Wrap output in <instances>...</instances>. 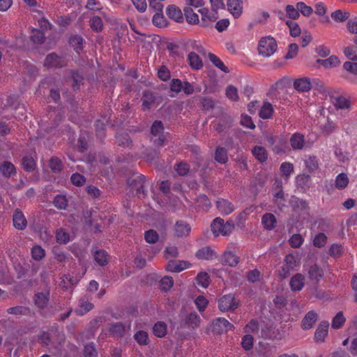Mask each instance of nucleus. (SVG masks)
Wrapping results in <instances>:
<instances>
[{
    "label": "nucleus",
    "mask_w": 357,
    "mask_h": 357,
    "mask_svg": "<svg viewBox=\"0 0 357 357\" xmlns=\"http://www.w3.org/2000/svg\"><path fill=\"white\" fill-rule=\"evenodd\" d=\"M344 322L345 318L344 317L343 313L342 312H339L333 319L332 327L333 328H340L342 326Z\"/></svg>",
    "instance_id": "e2e57ef3"
},
{
    "label": "nucleus",
    "mask_w": 357,
    "mask_h": 357,
    "mask_svg": "<svg viewBox=\"0 0 357 357\" xmlns=\"http://www.w3.org/2000/svg\"><path fill=\"white\" fill-rule=\"evenodd\" d=\"M49 167L52 172L58 174L63 169V165L60 158L54 156L49 160Z\"/></svg>",
    "instance_id": "c756f323"
},
{
    "label": "nucleus",
    "mask_w": 357,
    "mask_h": 357,
    "mask_svg": "<svg viewBox=\"0 0 357 357\" xmlns=\"http://www.w3.org/2000/svg\"><path fill=\"white\" fill-rule=\"evenodd\" d=\"M190 66L194 70H200L203 67V62L199 56L194 52H190L188 56Z\"/></svg>",
    "instance_id": "6ab92c4d"
},
{
    "label": "nucleus",
    "mask_w": 357,
    "mask_h": 357,
    "mask_svg": "<svg viewBox=\"0 0 357 357\" xmlns=\"http://www.w3.org/2000/svg\"><path fill=\"white\" fill-rule=\"evenodd\" d=\"M208 57L211 62L218 68L223 71L224 73H229V68L224 64V63L214 54L209 53Z\"/></svg>",
    "instance_id": "7c9ffc66"
},
{
    "label": "nucleus",
    "mask_w": 357,
    "mask_h": 357,
    "mask_svg": "<svg viewBox=\"0 0 357 357\" xmlns=\"http://www.w3.org/2000/svg\"><path fill=\"white\" fill-rule=\"evenodd\" d=\"M238 306V301L231 294L224 295L218 301V307L222 312L234 311Z\"/></svg>",
    "instance_id": "f03ea898"
},
{
    "label": "nucleus",
    "mask_w": 357,
    "mask_h": 357,
    "mask_svg": "<svg viewBox=\"0 0 357 357\" xmlns=\"http://www.w3.org/2000/svg\"><path fill=\"white\" fill-rule=\"evenodd\" d=\"M190 264L187 261L169 260L166 269L170 272L178 273L188 268Z\"/></svg>",
    "instance_id": "9d476101"
},
{
    "label": "nucleus",
    "mask_w": 357,
    "mask_h": 357,
    "mask_svg": "<svg viewBox=\"0 0 357 357\" xmlns=\"http://www.w3.org/2000/svg\"><path fill=\"white\" fill-rule=\"evenodd\" d=\"M89 26L95 32H100L103 28V22L99 16H93L89 20Z\"/></svg>",
    "instance_id": "c9c22d12"
},
{
    "label": "nucleus",
    "mask_w": 357,
    "mask_h": 357,
    "mask_svg": "<svg viewBox=\"0 0 357 357\" xmlns=\"http://www.w3.org/2000/svg\"><path fill=\"white\" fill-rule=\"evenodd\" d=\"M305 165L310 172H314L318 169L319 163L315 156H309L305 160Z\"/></svg>",
    "instance_id": "bf43d9fd"
},
{
    "label": "nucleus",
    "mask_w": 357,
    "mask_h": 357,
    "mask_svg": "<svg viewBox=\"0 0 357 357\" xmlns=\"http://www.w3.org/2000/svg\"><path fill=\"white\" fill-rule=\"evenodd\" d=\"M145 181L146 177L140 174L129 178L127 180V183L132 190H135L137 196H139L141 194L145 196L146 195L144 189Z\"/></svg>",
    "instance_id": "20e7f679"
},
{
    "label": "nucleus",
    "mask_w": 357,
    "mask_h": 357,
    "mask_svg": "<svg viewBox=\"0 0 357 357\" xmlns=\"http://www.w3.org/2000/svg\"><path fill=\"white\" fill-rule=\"evenodd\" d=\"M273 108L269 102H265L259 111V116L263 119H268L273 115Z\"/></svg>",
    "instance_id": "e433bc0d"
},
{
    "label": "nucleus",
    "mask_w": 357,
    "mask_h": 357,
    "mask_svg": "<svg viewBox=\"0 0 357 357\" xmlns=\"http://www.w3.org/2000/svg\"><path fill=\"white\" fill-rule=\"evenodd\" d=\"M7 312L15 315H28L30 314V309L26 306H15L7 310Z\"/></svg>",
    "instance_id": "58836bf2"
},
{
    "label": "nucleus",
    "mask_w": 357,
    "mask_h": 357,
    "mask_svg": "<svg viewBox=\"0 0 357 357\" xmlns=\"http://www.w3.org/2000/svg\"><path fill=\"white\" fill-rule=\"evenodd\" d=\"M327 236L325 234L321 232L316 235L313 240V245L317 248L324 247L327 242Z\"/></svg>",
    "instance_id": "5fc2aeb1"
},
{
    "label": "nucleus",
    "mask_w": 357,
    "mask_h": 357,
    "mask_svg": "<svg viewBox=\"0 0 357 357\" xmlns=\"http://www.w3.org/2000/svg\"><path fill=\"white\" fill-rule=\"evenodd\" d=\"M344 53L349 59L357 61V50L354 46L344 47Z\"/></svg>",
    "instance_id": "338daca9"
},
{
    "label": "nucleus",
    "mask_w": 357,
    "mask_h": 357,
    "mask_svg": "<svg viewBox=\"0 0 357 357\" xmlns=\"http://www.w3.org/2000/svg\"><path fill=\"white\" fill-rule=\"evenodd\" d=\"M153 332L157 337H164L167 333L166 324L162 321L156 323L153 328Z\"/></svg>",
    "instance_id": "de8ad7c7"
},
{
    "label": "nucleus",
    "mask_w": 357,
    "mask_h": 357,
    "mask_svg": "<svg viewBox=\"0 0 357 357\" xmlns=\"http://www.w3.org/2000/svg\"><path fill=\"white\" fill-rule=\"evenodd\" d=\"M70 79L73 80L72 86L74 91L79 89L80 85L83 84V75L79 70H72L70 71Z\"/></svg>",
    "instance_id": "a211bd4d"
},
{
    "label": "nucleus",
    "mask_w": 357,
    "mask_h": 357,
    "mask_svg": "<svg viewBox=\"0 0 357 357\" xmlns=\"http://www.w3.org/2000/svg\"><path fill=\"white\" fill-rule=\"evenodd\" d=\"M318 319V314L317 313L314 311L311 310L309 311L303 317L302 322H301V326L303 330H309L311 329L314 324L317 322Z\"/></svg>",
    "instance_id": "1a4fd4ad"
},
{
    "label": "nucleus",
    "mask_w": 357,
    "mask_h": 357,
    "mask_svg": "<svg viewBox=\"0 0 357 357\" xmlns=\"http://www.w3.org/2000/svg\"><path fill=\"white\" fill-rule=\"evenodd\" d=\"M196 257L199 259L210 260L216 257V253L210 247H204L197 252Z\"/></svg>",
    "instance_id": "4be33fe9"
},
{
    "label": "nucleus",
    "mask_w": 357,
    "mask_h": 357,
    "mask_svg": "<svg viewBox=\"0 0 357 357\" xmlns=\"http://www.w3.org/2000/svg\"><path fill=\"white\" fill-rule=\"evenodd\" d=\"M234 328V326L227 319L222 317L214 319L211 324V331L216 334H222L228 331L233 330Z\"/></svg>",
    "instance_id": "7ed1b4c3"
},
{
    "label": "nucleus",
    "mask_w": 357,
    "mask_h": 357,
    "mask_svg": "<svg viewBox=\"0 0 357 357\" xmlns=\"http://www.w3.org/2000/svg\"><path fill=\"white\" fill-rule=\"evenodd\" d=\"M164 126L161 121H155L151 128V133L156 137L163 135Z\"/></svg>",
    "instance_id": "3c124183"
},
{
    "label": "nucleus",
    "mask_w": 357,
    "mask_h": 357,
    "mask_svg": "<svg viewBox=\"0 0 357 357\" xmlns=\"http://www.w3.org/2000/svg\"><path fill=\"white\" fill-rule=\"evenodd\" d=\"M290 287L294 291H300L305 284V277L301 273H296L290 280Z\"/></svg>",
    "instance_id": "2eb2a0df"
},
{
    "label": "nucleus",
    "mask_w": 357,
    "mask_h": 357,
    "mask_svg": "<svg viewBox=\"0 0 357 357\" xmlns=\"http://www.w3.org/2000/svg\"><path fill=\"white\" fill-rule=\"evenodd\" d=\"M222 265L236 266L239 263V257L231 251H225L221 258Z\"/></svg>",
    "instance_id": "f8f14e48"
},
{
    "label": "nucleus",
    "mask_w": 357,
    "mask_h": 357,
    "mask_svg": "<svg viewBox=\"0 0 357 357\" xmlns=\"http://www.w3.org/2000/svg\"><path fill=\"white\" fill-rule=\"evenodd\" d=\"M166 14L170 19L177 22H182L183 19L181 10L175 5H169L167 8Z\"/></svg>",
    "instance_id": "f3484780"
},
{
    "label": "nucleus",
    "mask_w": 357,
    "mask_h": 357,
    "mask_svg": "<svg viewBox=\"0 0 357 357\" xmlns=\"http://www.w3.org/2000/svg\"><path fill=\"white\" fill-rule=\"evenodd\" d=\"M0 172L3 176L9 178L15 173V168L11 162L4 161L0 165Z\"/></svg>",
    "instance_id": "393cba45"
},
{
    "label": "nucleus",
    "mask_w": 357,
    "mask_h": 357,
    "mask_svg": "<svg viewBox=\"0 0 357 357\" xmlns=\"http://www.w3.org/2000/svg\"><path fill=\"white\" fill-rule=\"evenodd\" d=\"M132 141L126 132L117 133L116 135V143L120 146H128Z\"/></svg>",
    "instance_id": "f704fd0d"
},
{
    "label": "nucleus",
    "mask_w": 357,
    "mask_h": 357,
    "mask_svg": "<svg viewBox=\"0 0 357 357\" xmlns=\"http://www.w3.org/2000/svg\"><path fill=\"white\" fill-rule=\"evenodd\" d=\"M200 317L196 312L190 313L185 319V324L188 328H195L199 326Z\"/></svg>",
    "instance_id": "a878e982"
},
{
    "label": "nucleus",
    "mask_w": 357,
    "mask_h": 357,
    "mask_svg": "<svg viewBox=\"0 0 357 357\" xmlns=\"http://www.w3.org/2000/svg\"><path fill=\"white\" fill-rule=\"evenodd\" d=\"M174 234L178 238L186 237L189 235L191 227L183 220H178L174 225Z\"/></svg>",
    "instance_id": "6e6552de"
},
{
    "label": "nucleus",
    "mask_w": 357,
    "mask_h": 357,
    "mask_svg": "<svg viewBox=\"0 0 357 357\" xmlns=\"http://www.w3.org/2000/svg\"><path fill=\"white\" fill-rule=\"evenodd\" d=\"M303 241H304V239L301 234H294L291 236L289 242L290 245L292 248H298L301 246V245L303 243Z\"/></svg>",
    "instance_id": "052dcab7"
},
{
    "label": "nucleus",
    "mask_w": 357,
    "mask_h": 357,
    "mask_svg": "<svg viewBox=\"0 0 357 357\" xmlns=\"http://www.w3.org/2000/svg\"><path fill=\"white\" fill-rule=\"evenodd\" d=\"M226 96L229 99L234 101H236L239 98L237 88L233 85H229L227 87Z\"/></svg>",
    "instance_id": "0e129e2a"
},
{
    "label": "nucleus",
    "mask_w": 357,
    "mask_h": 357,
    "mask_svg": "<svg viewBox=\"0 0 357 357\" xmlns=\"http://www.w3.org/2000/svg\"><path fill=\"white\" fill-rule=\"evenodd\" d=\"M243 2L241 0H228L227 7L229 12L235 18L238 17L242 13Z\"/></svg>",
    "instance_id": "ddd939ff"
},
{
    "label": "nucleus",
    "mask_w": 357,
    "mask_h": 357,
    "mask_svg": "<svg viewBox=\"0 0 357 357\" xmlns=\"http://www.w3.org/2000/svg\"><path fill=\"white\" fill-rule=\"evenodd\" d=\"M94 259L100 266H105L108 262L107 252L104 250H96L94 252Z\"/></svg>",
    "instance_id": "2f4dec72"
},
{
    "label": "nucleus",
    "mask_w": 357,
    "mask_h": 357,
    "mask_svg": "<svg viewBox=\"0 0 357 357\" xmlns=\"http://www.w3.org/2000/svg\"><path fill=\"white\" fill-rule=\"evenodd\" d=\"M96 135L100 139L105 137V124L101 120H97L95 123Z\"/></svg>",
    "instance_id": "4d7b16f0"
},
{
    "label": "nucleus",
    "mask_w": 357,
    "mask_h": 357,
    "mask_svg": "<svg viewBox=\"0 0 357 357\" xmlns=\"http://www.w3.org/2000/svg\"><path fill=\"white\" fill-rule=\"evenodd\" d=\"M198 100L203 109L209 110L214 108V101L211 98L199 96Z\"/></svg>",
    "instance_id": "8fccbe9b"
},
{
    "label": "nucleus",
    "mask_w": 357,
    "mask_h": 357,
    "mask_svg": "<svg viewBox=\"0 0 357 357\" xmlns=\"http://www.w3.org/2000/svg\"><path fill=\"white\" fill-rule=\"evenodd\" d=\"M294 87L299 92H307L311 89L312 84L310 79L305 77L295 79Z\"/></svg>",
    "instance_id": "9b49d317"
},
{
    "label": "nucleus",
    "mask_w": 357,
    "mask_h": 357,
    "mask_svg": "<svg viewBox=\"0 0 357 357\" xmlns=\"http://www.w3.org/2000/svg\"><path fill=\"white\" fill-rule=\"evenodd\" d=\"M349 183L347 175L344 173L338 174L335 179V187L338 189L345 188Z\"/></svg>",
    "instance_id": "09e8293b"
},
{
    "label": "nucleus",
    "mask_w": 357,
    "mask_h": 357,
    "mask_svg": "<svg viewBox=\"0 0 357 357\" xmlns=\"http://www.w3.org/2000/svg\"><path fill=\"white\" fill-rule=\"evenodd\" d=\"M44 65L48 68H61L65 66V62L61 57L52 52L47 55Z\"/></svg>",
    "instance_id": "0eeeda50"
},
{
    "label": "nucleus",
    "mask_w": 357,
    "mask_h": 357,
    "mask_svg": "<svg viewBox=\"0 0 357 357\" xmlns=\"http://www.w3.org/2000/svg\"><path fill=\"white\" fill-rule=\"evenodd\" d=\"M290 203L294 209L305 210L308 208V203L305 200L296 197H292Z\"/></svg>",
    "instance_id": "c03bdc74"
},
{
    "label": "nucleus",
    "mask_w": 357,
    "mask_h": 357,
    "mask_svg": "<svg viewBox=\"0 0 357 357\" xmlns=\"http://www.w3.org/2000/svg\"><path fill=\"white\" fill-rule=\"evenodd\" d=\"M216 205L220 211L227 215L234 211L233 205L226 199L218 201Z\"/></svg>",
    "instance_id": "473e14b6"
},
{
    "label": "nucleus",
    "mask_w": 357,
    "mask_h": 357,
    "mask_svg": "<svg viewBox=\"0 0 357 357\" xmlns=\"http://www.w3.org/2000/svg\"><path fill=\"white\" fill-rule=\"evenodd\" d=\"M291 146L294 149H301L304 145V137L299 133L294 134L290 138Z\"/></svg>",
    "instance_id": "bb28decb"
},
{
    "label": "nucleus",
    "mask_w": 357,
    "mask_h": 357,
    "mask_svg": "<svg viewBox=\"0 0 357 357\" xmlns=\"http://www.w3.org/2000/svg\"><path fill=\"white\" fill-rule=\"evenodd\" d=\"M22 165L23 169L26 172H33L36 167V164L34 160L33 159L32 157H30V156H24L22 158Z\"/></svg>",
    "instance_id": "a19ab883"
},
{
    "label": "nucleus",
    "mask_w": 357,
    "mask_h": 357,
    "mask_svg": "<svg viewBox=\"0 0 357 357\" xmlns=\"http://www.w3.org/2000/svg\"><path fill=\"white\" fill-rule=\"evenodd\" d=\"M83 40V38L81 36L75 35L70 38L69 43L77 52H79L82 50Z\"/></svg>",
    "instance_id": "4c0bfd02"
},
{
    "label": "nucleus",
    "mask_w": 357,
    "mask_h": 357,
    "mask_svg": "<svg viewBox=\"0 0 357 357\" xmlns=\"http://www.w3.org/2000/svg\"><path fill=\"white\" fill-rule=\"evenodd\" d=\"M114 335L122 337L125 333V326L120 322L112 324L109 329Z\"/></svg>",
    "instance_id": "49530a36"
},
{
    "label": "nucleus",
    "mask_w": 357,
    "mask_h": 357,
    "mask_svg": "<svg viewBox=\"0 0 357 357\" xmlns=\"http://www.w3.org/2000/svg\"><path fill=\"white\" fill-rule=\"evenodd\" d=\"M49 291L38 293L35 295V303L41 309L45 308L49 302Z\"/></svg>",
    "instance_id": "5701e85b"
},
{
    "label": "nucleus",
    "mask_w": 357,
    "mask_h": 357,
    "mask_svg": "<svg viewBox=\"0 0 357 357\" xmlns=\"http://www.w3.org/2000/svg\"><path fill=\"white\" fill-rule=\"evenodd\" d=\"M261 222L266 229L271 230L275 227L276 218L272 213H266L263 215Z\"/></svg>",
    "instance_id": "b1692460"
},
{
    "label": "nucleus",
    "mask_w": 357,
    "mask_h": 357,
    "mask_svg": "<svg viewBox=\"0 0 357 357\" xmlns=\"http://www.w3.org/2000/svg\"><path fill=\"white\" fill-rule=\"evenodd\" d=\"M223 223L224 220L221 218H216L213 220L211 227V231L215 236H218L220 234H222Z\"/></svg>",
    "instance_id": "37998d69"
},
{
    "label": "nucleus",
    "mask_w": 357,
    "mask_h": 357,
    "mask_svg": "<svg viewBox=\"0 0 357 357\" xmlns=\"http://www.w3.org/2000/svg\"><path fill=\"white\" fill-rule=\"evenodd\" d=\"M331 18L337 22H343L346 21L350 16V13L342 10H337L331 13Z\"/></svg>",
    "instance_id": "79ce46f5"
},
{
    "label": "nucleus",
    "mask_w": 357,
    "mask_h": 357,
    "mask_svg": "<svg viewBox=\"0 0 357 357\" xmlns=\"http://www.w3.org/2000/svg\"><path fill=\"white\" fill-rule=\"evenodd\" d=\"M79 309L75 310V312L78 316H82L93 308V304L90 303L85 296L79 300Z\"/></svg>",
    "instance_id": "4468645a"
},
{
    "label": "nucleus",
    "mask_w": 357,
    "mask_h": 357,
    "mask_svg": "<svg viewBox=\"0 0 357 357\" xmlns=\"http://www.w3.org/2000/svg\"><path fill=\"white\" fill-rule=\"evenodd\" d=\"M31 40L38 44H41L45 41V33L38 29H34L32 31V34L31 36Z\"/></svg>",
    "instance_id": "6e6d98bb"
},
{
    "label": "nucleus",
    "mask_w": 357,
    "mask_h": 357,
    "mask_svg": "<svg viewBox=\"0 0 357 357\" xmlns=\"http://www.w3.org/2000/svg\"><path fill=\"white\" fill-rule=\"evenodd\" d=\"M215 160L220 164L226 163L228 161L227 149L224 147H217L215 153Z\"/></svg>",
    "instance_id": "c85d7f7f"
},
{
    "label": "nucleus",
    "mask_w": 357,
    "mask_h": 357,
    "mask_svg": "<svg viewBox=\"0 0 357 357\" xmlns=\"http://www.w3.org/2000/svg\"><path fill=\"white\" fill-rule=\"evenodd\" d=\"M53 204L58 209H66L68 205V200L64 195H57L53 201Z\"/></svg>",
    "instance_id": "a18cd8bd"
},
{
    "label": "nucleus",
    "mask_w": 357,
    "mask_h": 357,
    "mask_svg": "<svg viewBox=\"0 0 357 357\" xmlns=\"http://www.w3.org/2000/svg\"><path fill=\"white\" fill-rule=\"evenodd\" d=\"M277 47L275 38L271 36L263 37L259 42V54L264 56H271L276 51Z\"/></svg>",
    "instance_id": "f257e3e1"
},
{
    "label": "nucleus",
    "mask_w": 357,
    "mask_h": 357,
    "mask_svg": "<svg viewBox=\"0 0 357 357\" xmlns=\"http://www.w3.org/2000/svg\"><path fill=\"white\" fill-rule=\"evenodd\" d=\"M307 277L312 284H316L324 278V271L314 264L307 268Z\"/></svg>",
    "instance_id": "423d86ee"
},
{
    "label": "nucleus",
    "mask_w": 357,
    "mask_h": 357,
    "mask_svg": "<svg viewBox=\"0 0 357 357\" xmlns=\"http://www.w3.org/2000/svg\"><path fill=\"white\" fill-rule=\"evenodd\" d=\"M199 44L198 41L193 40H182L180 42V45L183 46L185 51H190V49L196 50Z\"/></svg>",
    "instance_id": "680f3d73"
},
{
    "label": "nucleus",
    "mask_w": 357,
    "mask_h": 357,
    "mask_svg": "<svg viewBox=\"0 0 357 357\" xmlns=\"http://www.w3.org/2000/svg\"><path fill=\"white\" fill-rule=\"evenodd\" d=\"M252 152L255 157L261 162L266 161L268 158L267 151L263 146H255Z\"/></svg>",
    "instance_id": "cd10ccee"
},
{
    "label": "nucleus",
    "mask_w": 357,
    "mask_h": 357,
    "mask_svg": "<svg viewBox=\"0 0 357 357\" xmlns=\"http://www.w3.org/2000/svg\"><path fill=\"white\" fill-rule=\"evenodd\" d=\"M174 169L179 176H185L190 172V166L184 162H181L174 166Z\"/></svg>",
    "instance_id": "13d9d810"
},
{
    "label": "nucleus",
    "mask_w": 357,
    "mask_h": 357,
    "mask_svg": "<svg viewBox=\"0 0 357 357\" xmlns=\"http://www.w3.org/2000/svg\"><path fill=\"white\" fill-rule=\"evenodd\" d=\"M84 354L86 357H96L97 351L95 349L93 343H89L84 345Z\"/></svg>",
    "instance_id": "774afa93"
},
{
    "label": "nucleus",
    "mask_w": 357,
    "mask_h": 357,
    "mask_svg": "<svg viewBox=\"0 0 357 357\" xmlns=\"http://www.w3.org/2000/svg\"><path fill=\"white\" fill-rule=\"evenodd\" d=\"M197 282L202 287L206 288L209 285V276L206 272H201L196 277Z\"/></svg>",
    "instance_id": "603ef678"
},
{
    "label": "nucleus",
    "mask_w": 357,
    "mask_h": 357,
    "mask_svg": "<svg viewBox=\"0 0 357 357\" xmlns=\"http://www.w3.org/2000/svg\"><path fill=\"white\" fill-rule=\"evenodd\" d=\"M144 238L149 243H155L158 241V234L155 230L150 229L145 232Z\"/></svg>",
    "instance_id": "69168bd1"
},
{
    "label": "nucleus",
    "mask_w": 357,
    "mask_h": 357,
    "mask_svg": "<svg viewBox=\"0 0 357 357\" xmlns=\"http://www.w3.org/2000/svg\"><path fill=\"white\" fill-rule=\"evenodd\" d=\"M13 225L17 229L22 230L26 226V220L22 212L16 211L13 215Z\"/></svg>",
    "instance_id": "412c9836"
},
{
    "label": "nucleus",
    "mask_w": 357,
    "mask_h": 357,
    "mask_svg": "<svg viewBox=\"0 0 357 357\" xmlns=\"http://www.w3.org/2000/svg\"><path fill=\"white\" fill-rule=\"evenodd\" d=\"M296 266L297 262L295 257L291 254L287 255L284 259V264L279 271V276L282 279L287 278Z\"/></svg>",
    "instance_id": "39448f33"
},
{
    "label": "nucleus",
    "mask_w": 357,
    "mask_h": 357,
    "mask_svg": "<svg viewBox=\"0 0 357 357\" xmlns=\"http://www.w3.org/2000/svg\"><path fill=\"white\" fill-rule=\"evenodd\" d=\"M174 280L172 277L165 276L160 282V289L163 291H167L173 286Z\"/></svg>",
    "instance_id": "864d4df0"
},
{
    "label": "nucleus",
    "mask_w": 357,
    "mask_h": 357,
    "mask_svg": "<svg viewBox=\"0 0 357 357\" xmlns=\"http://www.w3.org/2000/svg\"><path fill=\"white\" fill-rule=\"evenodd\" d=\"M183 11L186 21L189 24H196L199 22L198 15L194 13L190 7H185Z\"/></svg>",
    "instance_id": "ea45409f"
},
{
    "label": "nucleus",
    "mask_w": 357,
    "mask_h": 357,
    "mask_svg": "<svg viewBox=\"0 0 357 357\" xmlns=\"http://www.w3.org/2000/svg\"><path fill=\"white\" fill-rule=\"evenodd\" d=\"M329 323L328 321H321L314 333V340L316 342H323L325 337L328 335V328Z\"/></svg>",
    "instance_id": "dca6fc26"
},
{
    "label": "nucleus",
    "mask_w": 357,
    "mask_h": 357,
    "mask_svg": "<svg viewBox=\"0 0 357 357\" xmlns=\"http://www.w3.org/2000/svg\"><path fill=\"white\" fill-rule=\"evenodd\" d=\"M142 100L143 109H149L151 105L155 102V97L152 91L145 90L143 93Z\"/></svg>",
    "instance_id": "aec40b11"
},
{
    "label": "nucleus",
    "mask_w": 357,
    "mask_h": 357,
    "mask_svg": "<svg viewBox=\"0 0 357 357\" xmlns=\"http://www.w3.org/2000/svg\"><path fill=\"white\" fill-rule=\"evenodd\" d=\"M333 103L337 109H347L350 107V101L344 96H337L333 98Z\"/></svg>",
    "instance_id": "72a5a7b5"
}]
</instances>
